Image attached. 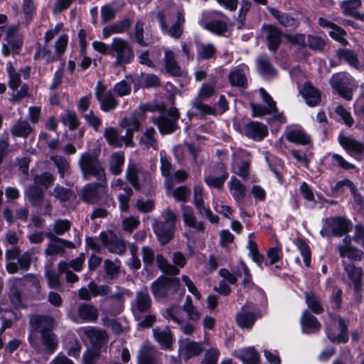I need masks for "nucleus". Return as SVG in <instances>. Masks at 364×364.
I'll return each instance as SVG.
<instances>
[{
	"instance_id": "a19ab883",
	"label": "nucleus",
	"mask_w": 364,
	"mask_h": 364,
	"mask_svg": "<svg viewBox=\"0 0 364 364\" xmlns=\"http://www.w3.org/2000/svg\"><path fill=\"white\" fill-rule=\"evenodd\" d=\"M199 23L205 29L218 36H223L228 31L227 23L223 20H213L206 22L201 19Z\"/></svg>"
},
{
	"instance_id": "7c9ffc66",
	"label": "nucleus",
	"mask_w": 364,
	"mask_h": 364,
	"mask_svg": "<svg viewBox=\"0 0 364 364\" xmlns=\"http://www.w3.org/2000/svg\"><path fill=\"white\" fill-rule=\"evenodd\" d=\"M130 26L131 22L128 18L108 25L102 29V37L107 39L112 35L123 33L129 28Z\"/></svg>"
},
{
	"instance_id": "c9c22d12",
	"label": "nucleus",
	"mask_w": 364,
	"mask_h": 364,
	"mask_svg": "<svg viewBox=\"0 0 364 364\" xmlns=\"http://www.w3.org/2000/svg\"><path fill=\"white\" fill-rule=\"evenodd\" d=\"M263 29L266 33L269 49L270 50H276L281 42V31L277 28L272 25L264 26Z\"/></svg>"
},
{
	"instance_id": "7ed1b4c3",
	"label": "nucleus",
	"mask_w": 364,
	"mask_h": 364,
	"mask_svg": "<svg viewBox=\"0 0 364 364\" xmlns=\"http://www.w3.org/2000/svg\"><path fill=\"white\" fill-rule=\"evenodd\" d=\"M126 179L136 190L149 193L154 183L150 173L134 163H129L125 171Z\"/></svg>"
},
{
	"instance_id": "58836bf2",
	"label": "nucleus",
	"mask_w": 364,
	"mask_h": 364,
	"mask_svg": "<svg viewBox=\"0 0 364 364\" xmlns=\"http://www.w3.org/2000/svg\"><path fill=\"white\" fill-rule=\"evenodd\" d=\"M104 136L110 146L116 148H120L124 144L127 146V137H125V135L120 136L118 131L112 127L105 129Z\"/></svg>"
},
{
	"instance_id": "a211bd4d",
	"label": "nucleus",
	"mask_w": 364,
	"mask_h": 364,
	"mask_svg": "<svg viewBox=\"0 0 364 364\" xmlns=\"http://www.w3.org/2000/svg\"><path fill=\"white\" fill-rule=\"evenodd\" d=\"M47 237L53 240L49 242L45 249V254L48 256H54L56 255H63L65 253V248L74 249L75 247L73 242L58 237L53 233H48Z\"/></svg>"
},
{
	"instance_id": "423d86ee",
	"label": "nucleus",
	"mask_w": 364,
	"mask_h": 364,
	"mask_svg": "<svg viewBox=\"0 0 364 364\" xmlns=\"http://www.w3.org/2000/svg\"><path fill=\"white\" fill-rule=\"evenodd\" d=\"M110 56L115 58L114 66H124L134 60V52L127 40L117 37L114 38L111 42Z\"/></svg>"
},
{
	"instance_id": "052dcab7",
	"label": "nucleus",
	"mask_w": 364,
	"mask_h": 364,
	"mask_svg": "<svg viewBox=\"0 0 364 364\" xmlns=\"http://www.w3.org/2000/svg\"><path fill=\"white\" fill-rule=\"evenodd\" d=\"M229 80L232 85L244 87L247 84V79L245 73L236 68L230 73Z\"/></svg>"
},
{
	"instance_id": "5fc2aeb1",
	"label": "nucleus",
	"mask_w": 364,
	"mask_h": 364,
	"mask_svg": "<svg viewBox=\"0 0 364 364\" xmlns=\"http://www.w3.org/2000/svg\"><path fill=\"white\" fill-rule=\"evenodd\" d=\"M6 71L9 78V87L13 90H17L21 82L20 73L15 70L11 63H7Z\"/></svg>"
},
{
	"instance_id": "774afa93",
	"label": "nucleus",
	"mask_w": 364,
	"mask_h": 364,
	"mask_svg": "<svg viewBox=\"0 0 364 364\" xmlns=\"http://www.w3.org/2000/svg\"><path fill=\"white\" fill-rule=\"evenodd\" d=\"M361 6L360 0H346L341 3L343 13L348 16H355L356 10Z\"/></svg>"
},
{
	"instance_id": "39448f33",
	"label": "nucleus",
	"mask_w": 364,
	"mask_h": 364,
	"mask_svg": "<svg viewBox=\"0 0 364 364\" xmlns=\"http://www.w3.org/2000/svg\"><path fill=\"white\" fill-rule=\"evenodd\" d=\"M157 18L161 31L170 36L178 38L183 33L185 18L182 12H159Z\"/></svg>"
},
{
	"instance_id": "c85d7f7f",
	"label": "nucleus",
	"mask_w": 364,
	"mask_h": 364,
	"mask_svg": "<svg viewBox=\"0 0 364 364\" xmlns=\"http://www.w3.org/2000/svg\"><path fill=\"white\" fill-rule=\"evenodd\" d=\"M139 364H161L156 358V350L151 345L144 343L138 354Z\"/></svg>"
},
{
	"instance_id": "3c124183",
	"label": "nucleus",
	"mask_w": 364,
	"mask_h": 364,
	"mask_svg": "<svg viewBox=\"0 0 364 364\" xmlns=\"http://www.w3.org/2000/svg\"><path fill=\"white\" fill-rule=\"evenodd\" d=\"M161 171L164 176L166 178L165 180V186L167 190H171L173 183L171 182V164L168 161L166 156L163 151L161 152Z\"/></svg>"
},
{
	"instance_id": "8fccbe9b",
	"label": "nucleus",
	"mask_w": 364,
	"mask_h": 364,
	"mask_svg": "<svg viewBox=\"0 0 364 364\" xmlns=\"http://www.w3.org/2000/svg\"><path fill=\"white\" fill-rule=\"evenodd\" d=\"M216 50L213 43H198L196 44V54L198 59L210 60L214 57Z\"/></svg>"
},
{
	"instance_id": "20e7f679",
	"label": "nucleus",
	"mask_w": 364,
	"mask_h": 364,
	"mask_svg": "<svg viewBox=\"0 0 364 364\" xmlns=\"http://www.w3.org/2000/svg\"><path fill=\"white\" fill-rule=\"evenodd\" d=\"M84 179L89 180L91 176L97 179H105V169L95 153L89 151L82 153L77 161Z\"/></svg>"
},
{
	"instance_id": "0eeeda50",
	"label": "nucleus",
	"mask_w": 364,
	"mask_h": 364,
	"mask_svg": "<svg viewBox=\"0 0 364 364\" xmlns=\"http://www.w3.org/2000/svg\"><path fill=\"white\" fill-rule=\"evenodd\" d=\"M100 181L85 184L79 193L80 198L87 203L95 204L107 194V181L98 179Z\"/></svg>"
},
{
	"instance_id": "e2e57ef3",
	"label": "nucleus",
	"mask_w": 364,
	"mask_h": 364,
	"mask_svg": "<svg viewBox=\"0 0 364 364\" xmlns=\"http://www.w3.org/2000/svg\"><path fill=\"white\" fill-rule=\"evenodd\" d=\"M35 59H46L48 62L57 60L58 58L55 52L53 53L51 48L48 43L46 44L43 48H39L35 53Z\"/></svg>"
},
{
	"instance_id": "bb28decb",
	"label": "nucleus",
	"mask_w": 364,
	"mask_h": 364,
	"mask_svg": "<svg viewBox=\"0 0 364 364\" xmlns=\"http://www.w3.org/2000/svg\"><path fill=\"white\" fill-rule=\"evenodd\" d=\"M134 91L139 88H151L158 87L160 85L159 78L153 74L141 73L140 75L132 77Z\"/></svg>"
},
{
	"instance_id": "f8f14e48",
	"label": "nucleus",
	"mask_w": 364,
	"mask_h": 364,
	"mask_svg": "<svg viewBox=\"0 0 364 364\" xmlns=\"http://www.w3.org/2000/svg\"><path fill=\"white\" fill-rule=\"evenodd\" d=\"M232 169L240 177L245 179L249 174L250 156L246 151L238 149L232 153Z\"/></svg>"
},
{
	"instance_id": "09e8293b",
	"label": "nucleus",
	"mask_w": 364,
	"mask_h": 364,
	"mask_svg": "<svg viewBox=\"0 0 364 364\" xmlns=\"http://www.w3.org/2000/svg\"><path fill=\"white\" fill-rule=\"evenodd\" d=\"M156 131L153 127L146 129L141 134L139 144L145 149H157L158 143L155 137Z\"/></svg>"
},
{
	"instance_id": "338daca9",
	"label": "nucleus",
	"mask_w": 364,
	"mask_h": 364,
	"mask_svg": "<svg viewBox=\"0 0 364 364\" xmlns=\"http://www.w3.org/2000/svg\"><path fill=\"white\" fill-rule=\"evenodd\" d=\"M156 262L160 269L167 274L176 275L179 273V269L175 266L168 263L166 259L162 255L156 256Z\"/></svg>"
},
{
	"instance_id": "f03ea898",
	"label": "nucleus",
	"mask_w": 364,
	"mask_h": 364,
	"mask_svg": "<svg viewBox=\"0 0 364 364\" xmlns=\"http://www.w3.org/2000/svg\"><path fill=\"white\" fill-rule=\"evenodd\" d=\"M40 250L38 247H32L20 255L19 247L7 249L5 252L6 260V269L9 274H15L18 269L27 271L33 262L38 259Z\"/></svg>"
},
{
	"instance_id": "473e14b6",
	"label": "nucleus",
	"mask_w": 364,
	"mask_h": 364,
	"mask_svg": "<svg viewBox=\"0 0 364 364\" xmlns=\"http://www.w3.org/2000/svg\"><path fill=\"white\" fill-rule=\"evenodd\" d=\"M164 52L163 60L166 72L171 75H179L181 72V68L176 60L174 53L168 48H164Z\"/></svg>"
},
{
	"instance_id": "f3484780",
	"label": "nucleus",
	"mask_w": 364,
	"mask_h": 364,
	"mask_svg": "<svg viewBox=\"0 0 364 364\" xmlns=\"http://www.w3.org/2000/svg\"><path fill=\"white\" fill-rule=\"evenodd\" d=\"M228 177V173L226 171L225 165L223 163H218L213 171L205 176L204 180L208 186L221 188Z\"/></svg>"
},
{
	"instance_id": "ddd939ff",
	"label": "nucleus",
	"mask_w": 364,
	"mask_h": 364,
	"mask_svg": "<svg viewBox=\"0 0 364 364\" xmlns=\"http://www.w3.org/2000/svg\"><path fill=\"white\" fill-rule=\"evenodd\" d=\"M95 95L100 102V109L103 112H107L113 110L118 105V102L112 92L110 90L107 91L106 86L100 82H97L95 88Z\"/></svg>"
},
{
	"instance_id": "2f4dec72",
	"label": "nucleus",
	"mask_w": 364,
	"mask_h": 364,
	"mask_svg": "<svg viewBox=\"0 0 364 364\" xmlns=\"http://www.w3.org/2000/svg\"><path fill=\"white\" fill-rule=\"evenodd\" d=\"M344 270L347 274L348 278L352 281L354 289L356 291L360 290L361 279L363 277V271L360 267H355L352 263H346L345 260L343 261Z\"/></svg>"
},
{
	"instance_id": "0e129e2a",
	"label": "nucleus",
	"mask_w": 364,
	"mask_h": 364,
	"mask_svg": "<svg viewBox=\"0 0 364 364\" xmlns=\"http://www.w3.org/2000/svg\"><path fill=\"white\" fill-rule=\"evenodd\" d=\"M27 196L33 205H38L44 197V192L36 186H31L27 191Z\"/></svg>"
},
{
	"instance_id": "79ce46f5",
	"label": "nucleus",
	"mask_w": 364,
	"mask_h": 364,
	"mask_svg": "<svg viewBox=\"0 0 364 364\" xmlns=\"http://www.w3.org/2000/svg\"><path fill=\"white\" fill-rule=\"evenodd\" d=\"M328 227L333 235L340 236L350 230L351 223L343 218H332L328 221Z\"/></svg>"
},
{
	"instance_id": "a878e982",
	"label": "nucleus",
	"mask_w": 364,
	"mask_h": 364,
	"mask_svg": "<svg viewBox=\"0 0 364 364\" xmlns=\"http://www.w3.org/2000/svg\"><path fill=\"white\" fill-rule=\"evenodd\" d=\"M338 250L342 258L346 257L352 260H361L363 252L360 250L353 247L351 245V239L350 236H346L343 240V243L339 245Z\"/></svg>"
},
{
	"instance_id": "603ef678",
	"label": "nucleus",
	"mask_w": 364,
	"mask_h": 364,
	"mask_svg": "<svg viewBox=\"0 0 364 364\" xmlns=\"http://www.w3.org/2000/svg\"><path fill=\"white\" fill-rule=\"evenodd\" d=\"M151 301L146 291H139L136 293L134 301V308L139 312H146L151 307Z\"/></svg>"
},
{
	"instance_id": "393cba45",
	"label": "nucleus",
	"mask_w": 364,
	"mask_h": 364,
	"mask_svg": "<svg viewBox=\"0 0 364 364\" xmlns=\"http://www.w3.org/2000/svg\"><path fill=\"white\" fill-rule=\"evenodd\" d=\"M179 351L186 359L200 355L203 351L201 342H196L190 339H183L179 342Z\"/></svg>"
},
{
	"instance_id": "4c0bfd02",
	"label": "nucleus",
	"mask_w": 364,
	"mask_h": 364,
	"mask_svg": "<svg viewBox=\"0 0 364 364\" xmlns=\"http://www.w3.org/2000/svg\"><path fill=\"white\" fill-rule=\"evenodd\" d=\"M301 323L302 331L306 333H313L317 332L321 328V324L315 316L311 315L308 311H304Z\"/></svg>"
},
{
	"instance_id": "f704fd0d",
	"label": "nucleus",
	"mask_w": 364,
	"mask_h": 364,
	"mask_svg": "<svg viewBox=\"0 0 364 364\" xmlns=\"http://www.w3.org/2000/svg\"><path fill=\"white\" fill-rule=\"evenodd\" d=\"M285 136L287 140L293 143L304 145L310 142L309 136L299 127H288Z\"/></svg>"
},
{
	"instance_id": "9d476101",
	"label": "nucleus",
	"mask_w": 364,
	"mask_h": 364,
	"mask_svg": "<svg viewBox=\"0 0 364 364\" xmlns=\"http://www.w3.org/2000/svg\"><path fill=\"white\" fill-rule=\"evenodd\" d=\"M144 121V116L140 112L134 111L129 116L122 118L119 125L126 130L127 146H134L133 135L134 132H138Z\"/></svg>"
},
{
	"instance_id": "864d4df0",
	"label": "nucleus",
	"mask_w": 364,
	"mask_h": 364,
	"mask_svg": "<svg viewBox=\"0 0 364 364\" xmlns=\"http://www.w3.org/2000/svg\"><path fill=\"white\" fill-rule=\"evenodd\" d=\"M256 320V316L252 312L242 311L236 315V321L241 328H251Z\"/></svg>"
},
{
	"instance_id": "4d7b16f0",
	"label": "nucleus",
	"mask_w": 364,
	"mask_h": 364,
	"mask_svg": "<svg viewBox=\"0 0 364 364\" xmlns=\"http://www.w3.org/2000/svg\"><path fill=\"white\" fill-rule=\"evenodd\" d=\"M55 178L50 172H43L41 174L34 176V184L36 186H43L45 188H48L54 183Z\"/></svg>"
},
{
	"instance_id": "c756f323",
	"label": "nucleus",
	"mask_w": 364,
	"mask_h": 364,
	"mask_svg": "<svg viewBox=\"0 0 364 364\" xmlns=\"http://www.w3.org/2000/svg\"><path fill=\"white\" fill-rule=\"evenodd\" d=\"M228 189L237 203H242L246 196L247 190L244 184L235 176H232L228 181Z\"/></svg>"
},
{
	"instance_id": "2eb2a0df",
	"label": "nucleus",
	"mask_w": 364,
	"mask_h": 364,
	"mask_svg": "<svg viewBox=\"0 0 364 364\" xmlns=\"http://www.w3.org/2000/svg\"><path fill=\"white\" fill-rule=\"evenodd\" d=\"M99 238L109 252L117 255H122L126 252L127 247L124 241L113 232H101Z\"/></svg>"
},
{
	"instance_id": "9b49d317",
	"label": "nucleus",
	"mask_w": 364,
	"mask_h": 364,
	"mask_svg": "<svg viewBox=\"0 0 364 364\" xmlns=\"http://www.w3.org/2000/svg\"><path fill=\"white\" fill-rule=\"evenodd\" d=\"M180 286L179 279L161 277L151 284V291L155 297L161 298L176 292Z\"/></svg>"
},
{
	"instance_id": "6e6d98bb",
	"label": "nucleus",
	"mask_w": 364,
	"mask_h": 364,
	"mask_svg": "<svg viewBox=\"0 0 364 364\" xmlns=\"http://www.w3.org/2000/svg\"><path fill=\"white\" fill-rule=\"evenodd\" d=\"M183 310L186 313L189 320L197 321L200 318V311L193 304L191 298L189 296L186 297L185 303L182 307Z\"/></svg>"
},
{
	"instance_id": "c03bdc74",
	"label": "nucleus",
	"mask_w": 364,
	"mask_h": 364,
	"mask_svg": "<svg viewBox=\"0 0 364 364\" xmlns=\"http://www.w3.org/2000/svg\"><path fill=\"white\" fill-rule=\"evenodd\" d=\"M124 164V154L122 151L113 153L109 159L108 166L109 172L113 175H119L122 171Z\"/></svg>"
},
{
	"instance_id": "412c9836",
	"label": "nucleus",
	"mask_w": 364,
	"mask_h": 364,
	"mask_svg": "<svg viewBox=\"0 0 364 364\" xmlns=\"http://www.w3.org/2000/svg\"><path fill=\"white\" fill-rule=\"evenodd\" d=\"M193 203L198 212L205 216L210 223L218 222V217L212 213L209 207L205 205L203 199V188L198 185H196L193 188Z\"/></svg>"
},
{
	"instance_id": "e433bc0d",
	"label": "nucleus",
	"mask_w": 364,
	"mask_h": 364,
	"mask_svg": "<svg viewBox=\"0 0 364 364\" xmlns=\"http://www.w3.org/2000/svg\"><path fill=\"white\" fill-rule=\"evenodd\" d=\"M301 93L306 104L311 107L316 106L321 102L319 91L309 82L304 85Z\"/></svg>"
},
{
	"instance_id": "a18cd8bd",
	"label": "nucleus",
	"mask_w": 364,
	"mask_h": 364,
	"mask_svg": "<svg viewBox=\"0 0 364 364\" xmlns=\"http://www.w3.org/2000/svg\"><path fill=\"white\" fill-rule=\"evenodd\" d=\"M28 121L18 119L11 128V134L14 137L26 138L33 132Z\"/></svg>"
},
{
	"instance_id": "6ab92c4d",
	"label": "nucleus",
	"mask_w": 364,
	"mask_h": 364,
	"mask_svg": "<svg viewBox=\"0 0 364 364\" xmlns=\"http://www.w3.org/2000/svg\"><path fill=\"white\" fill-rule=\"evenodd\" d=\"M341 146L351 156L356 159L364 158V144L350 136L341 134L338 136Z\"/></svg>"
},
{
	"instance_id": "ea45409f",
	"label": "nucleus",
	"mask_w": 364,
	"mask_h": 364,
	"mask_svg": "<svg viewBox=\"0 0 364 364\" xmlns=\"http://www.w3.org/2000/svg\"><path fill=\"white\" fill-rule=\"evenodd\" d=\"M234 355L240 359L244 364H257L259 361V354L253 347L237 350Z\"/></svg>"
},
{
	"instance_id": "1a4fd4ad",
	"label": "nucleus",
	"mask_w": 364,
	"mask_h": 364,
	"mask_svg": "<svg viewBox=\"0 0 364 364\" xmlns=\"http://www.w3.org/2000/svg\"><path fill=\"white\" fill-rule=\"evenodd\" d=\"M326 334L333 342H346L348 340L347 326L344 321L339 316L329 315L327 323Z\"/></svg>"
},
{
	"instance_id": "13d9d810",
	"label": "nucleus",
	"mask_w": 364,
	"mask_h": 364,
	"mask_svg": "<svg viewBox=\"0 0 364 364\" xmlns=\"http://www.w3.org/2000/svg\"><path fill=\"white\" fill-rule=\"evenodd\" d=\"M50 159L57 167L58 172L61 178H63L64 176L69 172L70 164L64 157L58 155H53L50 157Z\"/></svg>"
},
{
	"instance_id": "dca6fc26",
	"label": "nucleus",
	"mask_w": 364,
	"mask_h": 364,
	"mask_svg": "<svg viewBox=\"0 0 364 364\" xmlns=\"http://www.w3.org/2000/svg\"><path fill=\"white\" fill-rule=\"evenodd\" d=\"M350 80V76L346 73L333 74L330 80L333 90L346 100H351L353 98L352 90L345 85L346 81Z\"/></svg>"
},
{
	"instance_id": "aec40b11",
	"label": "nucleus",
	"mask_w": 364,
	"mask_h": 364,
	"mask_svg": "<svg viewBox=\"0 0 364 364\" xmlns=\"http://www.w3.org/2000/svg\"><path fill=\"white\" fill-rule=\"evenodd\" d=\"M70 318L75 323L94 322L98 318V311L92 305L82 304L77 308V315H69Z\"/></svg>"
},
{
	"instance_id": "49530a36",
	"label": "nucleus",
	"mask_w": 364,
	"mask_h": 364,
	"mask_svg": "<svg viewBox=\"0 0 364 364\" xmlns=\"http://www.w3.org/2000/svg\"><path fill=\"white\" fill-rule=\"evenodd\" d=\"M17 29L16 26H11L6 29V33L8 44L14 53H18L23 43L22 37L17 33Z\"/></svg>"
},
{
	"instance_id": "b1692460",
	"label": "nucleus",
	"mask_w": 364,
	"mask_h": 364,
	"mask_svg": "<svg viewBox=\"0 0 364 364\" xmlns=\"http://www.w3.org/2000/svg\"><path fill=\"white\" fill-rule=\"evenodd\" d=\"M243 133L248 138L255 141H260L268 134L265 124L258 122H250L243 127Z\"/></svg>"
},
{
	"instance_id": "cd10ccee",
	"label": "nucleus",
	"mask_w": 364,
	"mask_h": 364,
	"mask_svg": "<svg viewBox=\"0 0 364 364\" xmlns=\"http://www.w3.org/2000/svg\"><path fill=\"white\" fill-rule=\"evenodd\" d=\"M182 218L186 226L193 228L196 232H204V224L198 221L191 206L181 205Z\"/></svg>"
},
{
	"instance_id": "bf43d9fd",
	"label": "nucleus",
	"mask_w": 364,
	"mask_h": 364,
	"mask_svg": "<svg viewBox=\"0 0 364 364\" xmlns=\"http://www.w3.org/2000/svg\"><path fill=\"white\" fill-rule=\"evenodd\" d=\"M306 302L310 309L315 314H321L323 311V307L319 298L313 292L306 293Z\"/></svg>"
},
{
	"instance_id": "72a5a7b5",
	"label": "nucleus",
	"mask_w": 364,
	"mask_h": 364,
	"mask_svg": "<svg viewBox=\"0 0 364 364\" xmlns=\"http://www.w3.org/2000/svg\"><path fill=\"white\" fill-rule=\"evenodd\" d=\"M153 335L156 341L163 349L168 350L171 348L173 343V336L168 328L153 329Z\"/></svg>"
},
{
	"instance_id": "4be33fe9",
	"label": "nucleus",
	"mask_w": 364,
	"mask_h": 364,
	"mask_svg": "<svg viewBox=\"0 0 364 364\" xmlns=\"http://www.w3.org/2000/svg\"><path fill=\"white\" fill-rule=\"evenodd\" d=\"M77 332L83 340H88L95 347L100 346L107 338L105 331L92 327L80 328Z\"/></svg>"
},
{
	"instance_id": "69168bd1",
	"label": "nucleus",
	"mask_w": 364,
	"mask_h": 364,
	"mask_svg": "<svg viewBox=\"0 0 364 364\" xmlns=\"http://www.w3.org/2000/svg\"><path fill=\"white\" fill-rule=\"evenodd\" d=\"M338 55L341 59L344 60L350 66L359 69L360 63L357 58V55L350 50H341L338 51Z\"/></svg>"
},
{
	"instance_id": "5701e85b",
	"label": "nucleus",
	"mask_w": 364,
	"mask_h": 364,
	"mask_svg": "<svg viewBox=\"0 0 364 364\" xmlns=\"http://www.w3.org/2000/svg\"><path fill=\"white\" fill-rule=\"evenodd\" d=\"M153 229L161 245L167 244L173 237L176 225L162 224L159 220H155Z\"/></svg>"
},
{
	"instance_id": "f257e3e1",
	"label": "nucleus",
	"mask_w": 364,
	"mask_h": 364,
	"mask_svg": "<svg viewBox=\"0 0 364 364\" xmlns=\"http://www.w3.org/2000/svg\"><path fill=\"white\" fill-rule=\"evenodd\" d=\"M31 325L34 331L28 338L30 344L35 348L39 349L40 344L37 336V333H39L41 335L42 343L46 350L53 351L56 348L58 343L55 335L50 332V328L53 325V318L33 316L31 318Z\"/></svg>"
},
{
	"instance_id": "680f3d73",
	"label": "nucleus",
	"mask_w": 364,
	"mask_h": 364,
	"mask_svg": "<svg viewBox=\"0 0 364 364\" xmlns=\"http://www.w3.org/2000/svg\"><path fill=\"white\" fill-rule=\"evenodd\" d=\"M257 68L260 73L264 75H272L274 73L273 67L272 66L269 58L262 55L257 59Z\"/></svg>"
},
{
	"instance_id": "37998d69",
	"label": "nucleus",
	"mask_w": 364,
	"mask_h": 364,
	"mask_svg": "<svg viewBox=\"0 0 364 364\" xmlns=\"http://www.w3.org/2000/svg\"><path fill=\"white\" fill-rule=\"evenodd\" d=\"M202 100H203L195 99L191 102L193 108H194L196 112H188V116L190 119L196 114H200L202 117L207 115H216L215 109L201 102Z\"/></svg>"
},
{
	"instance_id": "6e6552de",
	"label": "nucleus",
	"mask_w": 364,
	"mask_h": 364,
	"mask_svg": "<svg viewBox=\"0 0 364 364\" xmlns=\"http://www.w3.org/2000/svg\"><path fill=\"white\" fill-rule=\"evenodd\" d=\"M179 118L178 110L170 108L168 110L161 113L159 117H152L151 121L156 124L161 134H171L178 129L176 124Z\"/></svg>"
},
{
	"instance_id": "de8ad7c7",
	"label": "nucleus",
	"mask_w": 364,
	"mask_h": 364,
	"mask_svg": "<svg viewBox=\"0 0 364 364\" xmlns=\"http://www.w3.org/2000/svg\"><path fill=\"white\" fill-rule=\"evenodd\" d=\"M268 11L282 26L291 28H296L298 26V21L290 15L274 8H268Z\"/></svg>"
},
{
	"instance_id": "4468645a",
	"label": "nucleus",
	"mask_w": 364,
	"mask_h": 364,
	"mask_svg": "<svg viewBox=\"0 0 364 364\" xmlns=\"http://www.w3.org/2000/svg\"><path fill=\"white\" fill-rule=\"evenodd\" d=\"M259 92L263 102L267 105L262 106L259 104L250 103L252 116L255 117H261L266 114L276 113L277 112L276 102L264 88H260Z\"/></svg>"
}]
</instances>
